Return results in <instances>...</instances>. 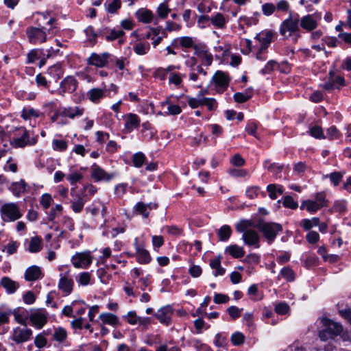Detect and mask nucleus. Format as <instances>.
Listing matches in <instances>:
<instances>
[{
	"label": "nucleus",
	"mask_w": 351,
	"mask_h": 351,
	"mask_svg": "<svg viewBox=\"0 0 351 351\" xmlns=\"http://www.w3.org/2000/svg\"><path fill=\"white\" fill-rule=\"evenodd\" d=\"M274 32L265 29L258 33L253 40L244 39L242 45L246 47L243 51V53L252 52L256 60L265 61L267 59V49L274 38Z\"/></svg>",
	"instance_id": "nucleus-1"
},
{
	"label": "nucleus",
	"mask_w": 351,
	"mask_h": 351,
	"mask_svg": "<svg viewBox=\"0 0 351 351\" xmlns=\"http://www.w3.org/2000/svg\"><path fill=\"white\" fill-rule=\"evenodd\" d=\"M54 21L53 18L47 21V24L51 26L49 28L45 27H29L27 28L26 34L29 42L34 45L42 44L46 42L48 35L53 36L56 33V27L53 26Z\"/></svg>",
	"instance_id": "nucleus-2"
},
{
	"label": "nucleus",
	"mask_w": 351,
	"mask_h": 351,
	"mask_svg": "<svg viewBox=\"0 0 351 351\" xmlns=\"http://www.w3.org/2000/svg\"><path fill=\"white\" fill-rule=\"evenodd\" d=\"M252 224L250 220L242 219L236 224L235 228L238 232L243 233L242 239L245 245L258 248L260 237L255 230L250 228Z\"/></svg>",
	"instance_id": "nucleus-3"
},
{
	"label": "nucleus",
	"mask_w": 351,
	"mask_h": 351,
	"mask_svg": "<svg viewBox=\"0 0 351 351\" xmlns=\"http://www.w3.org/2000/svg\"><path fill=\"white\" fill-rule=\"evenodd\" d=\"M299 21L298 15L293 17L290 13L289 16L280 24L279 29L280 34L285 38H289L293 34L298 37L300 36Z\"/></svg>",
	"instance_id": "nucleus-4"
},
{
	"label": "nucleus",
	"mask_w": 351,
	"mask_h": 351,
	"mask_svg": "<svg viewBox=\"0 0 351 351\" xmlns=\"http://www.w3.org/2000/svg\"><path fill=\"white\" fill-rule=\"evenodd\" d=\"M32 335V330L25 325L14 327L9 339L16 344H22L31 340Z\"/></svg>",
	"instance_id": "nucleus-5"
},
{
	"label": "nucleus",
	"mask_w": 351,
	"mask_h": 351,
	"mask_svg": "<svg viewBox=\"0 0 351 351\" xmlns=\"http://www.w3.org/2000/svg\"><path fill=\"white\" fill-rule=\"evenodd\" d=\"M1 219L5 222L14 221L22 217V214L16 203L3 204L0 209Z\"/></svg>",
	"instance_id": "nucleus-6"
},
{
	"label": "nucleus",
	"mask_w": 351,
	"mask_h": 351,
	"mask_svg": "<svg viewBox=\"0 0 351 351\" xmlns=\"http://www.w3.org/2000/svg\"><path fill=\"white\" fill-rule=\"evenodd\" d=\"M72 265L77 269H87L93 263V257L90 251L75 252L71 258Z\"/></svg>",
	"instance_id": "nucleus-7"
},
{
	"label": "nucleus",
	"mask_w": 351,
	"mask_h": 351,
	"mask_svg": "<svg viewBox=\"0 0 351 351\" xmlns=\"http://www.w3.org/2000/svg\"><path fill=\"white\" fill-rule=\"evenodd\" d=\"M35 141L30 142L28 132L24 128L16 129L14 136L10 139V144L14 148L25 147L27 144L33 145Z\"/></svg>",
	"instance_id": "nucleus-8"
},
{
	"label": "nucleus",
	"mask_w": 351,
	"mask_h": 351,
	"mask_svg": "<svg viewBox=\"0 0 351 351\" xmlns=\"http://www.w3.org/2000/svg\"><path fill=\"white\" fill-rule=\"evenodd\" d=\"M210 84H213L218 93H222L228 86L229 77L226 73L217 71L213 76Z\"/></svg>",
	"instance_id": "nucleus-9"
},
{
	"label": "nucleus",
	"mask_w": 351,
	"mask_h": 351,
	"mask_svg": "<svg viewBox=\"0 0 351 351\" xmlns=\"http://www.w3.org/2000/svg\"><path fill=\"white\" fill-rule=\"evenodd\" d=\"M260 230L263 232L265 238L272 241L277 234L282 230V226L277 223H263L259 226Z\"/></svg>",
	"instance_id": "nucleus-10"
},
{
	"label": "nucleus",
	"mask_w": 351,
	"mask_h": 351,
	"mask_svg": "<svg viewBox=\"0 0 351 351\" xmlns=\"http://www.w3.org/2000/svg\"><path fill=\"white\" fill-rule=\"evenodd\" d=\"M48 313L45 309H37L29 315V321L33 326L41 329L47 322Z\"/></svg>",
	"instance_id": "nucleus-11"
},
{
	"label": "nucleus",
	"mask_w": 351,
	"mask_h": 351,
	"mask_svg": "<svg viewBox=\"0 0 351 351\" xmlns=\"http://www.w3.org/2000/svg\"><path fill=\"white\" fill-rule=\"evenodd\" d=\"M345 86L344 78L337 75L334 70H330L328 73V80L323 86V88L328 91H332L337 88L340 89Z\"/></svg>",
	"instance_id": "nucleus-12"
},
{
	"label": "nucleus",
	"mask_w": 351,
	"mask_h": 351,
	"mask_svg": "<svg viewBox=\"0 0 351 351\" xmlns=\"http://www.w3.org/2000/svg\"><path fill=\"white\" fill-rule=\"evenodd\" d=\"M111 57V55L108 52H104L101 54L95 53H91L87 60V62L90 65L95 66L97 67H104L108 63V60Z\"/></svg>",
	"instance_id": "nucleus-13"
},
{
	"label": "nucleus",
	"mask_w": 351,
	"mask_h": 351,
	"mask_svg": "<svg viewBox=\"0 0 351 351\" xmlns=\"http://www.w3.org/2000/svg\"><path fill=\"white\" fill-rule=\"evenodd\" d=\"M158 205L155 203L145 204L143 202H139L134 206L133 212L135 215H142L143 218H148L149 211L152 209H156Z\"/></svg>",
	"instance_id": "nucleus-14"
},
{
	"label": "nucleus",
	"mask_w": 351,
	"mask_h": 351,
	"mask_svg": "<svg viewBox=\"0 0 351 351\" xmlns=\"http://www.w3.org/2000/svg\"><path fill=\"white\" fill-rule=\"evenodd\" d=\"M134 246L137 261L141 264L149 263L152 259L149 253L144 248L142 243L138 242V239L134 240Z\"/></svg>",
	"instance_id": "nucleus-15"
},
{
	"label": "nucleus",
	"mask_w": 351,
	"mask_h": 351,
	"mask_svg": "<svg viewBox=\"0 0 351 351\" xmlns=\"http://www.w3.org/2000/svg\"><path fill=\"white\" fill-rule=\"evenodd\" d=\"M321 322L322 323L324 328L330 333L333 337L337 336L342 331V326L337 322L331 321L328 318H322Z\"/></svg>",
	"instance_id": "nucleus-16"
},
{
	"label": "nucleus",
	"mask_w": 351,
	"mask_h": 351,
	"mask_svg": "<svg viewBox=\"0 0 351 351\" xmlns=\"http://www.w3.org/2000/svg\"><path fill=\"white\" fill-rule=\"evenodd\" d=\"M77 86L76 80L72 76H68L60 84V93L63 95L65 93H73L75 90Z\"/></svg>",
	"instance_id": "nucleus-17"
},
{
	"label": "nucleus",
	"mask_w": 351,
	"mask_h": 351,
	"mask_svg": "<svg viewBox=\"0 0 351 351\" xmlns=\"http://www.w3.org/2000/svg\"><path fill=\"white\" fill-rule=\"evenodd\" d=\"M91 177L96 181H100L103 180H110L114 176L112 174H108L98 165L94 164L91 167Z\"/></svg>",
	"instance_id": "nucleus-18"
},
{
	"label": "nucleus",
	"mask_w": 351,
	"mask_h": 351,
	"mask_svg": "<svg viewBox=\"0 0 351 351\" xmlns=\"http://www.w3.org/2000/svg\"><path fill=\"white\" fill-rule=\"evenodd\" d=\"M107 90L106 88H93L87 92V97L94 103L98 104L106 97Z\"/></svg>",
	"instance_id": "nucleus-19"
},
{
	"label": "nucleus",
	"mask_w": 351,
	"mask_h": 351,
	"mask_svg": "<svg viewBox=\"0 0 351 351\" xmlns=\"http://www.w3.org/2000/svg\"><path fill=\"white\" fill-rule=\"evenodd\" d=\"M172 315V308L170 306H166L160 308L155 313V317L161 322L169 325Z\"/></svg>",
	"instance_id": "nucleus-20"
},
{
	"label": "nucleus",
	"mask_w": 351,
	"mask_h": 351,
	"mask_svg": "<svg viewBox=\"0 0 351 351\" xmlns=\"http://www.w3.org/2000/svg\"><path fill=\"white\" fill-rule=\"evenodd\" d=\"M317 20L318 18L315 17V15L307 14L300 20V26L307 31H311L317 27Z\"/></svg>",
	"instance_id": "nucleus-21"
},
{
	"label": "nucleus",
	"mask_w": 351,
	"mask_h": 351,
	"mask_svg": "<svg viewBox=\"0 0 351 351\" xmlns=\"http://www.w3.org/2000/svg\"><path fill=\"white\" fill-rule=\"evenodd\" d=\"M125 128L128 132H130L133 130L138 128L140 125L141 120L136 114H128L125 118Z\"/></svg>",
	"instance_id": "nucleus-22"
},
{
	"label": "nucleus",
	"mask_w": 351,
	"mask_h": 351,
	"mask_svg": "<svg viewBox=\"0 0 351 351\" xmlns=\"http://www.w3.org/2000/svg\"><path fill=\"white\" fill-rule=\"evenodd\" d=\"M228 21V16H226L221 12H217L214 15L210 16V23L217 29H225L226 27Z\"/></svg>",
	"instance_id": "nucleus-23"
},
{
	"label": "nucleus",
	"mask_w": 351,
	"mask_h": 351,
	"mask_svg": "<svg viewBox=\"0 0 351 351\" xmlns=\"http://www.w3.org/2000/svg\"><path fill=\"white\" fill-rule=\"evenodd\" d=\"M43 273L39 267L32 265L29 267L25 272V279L27 281H35L43 278Z\"/></svg>",
	"instance_id": "nucleus-24"
},
{
	"label": "nucleus",
	"mask_w": 351,
	"mask_h": 351,
	"mask_svg": "<svg viewBox=\"0 0 351 351\" xmlns=\"http://www.w3.org/2000/svg\"><path fill=\"white\" fill-rule=\"evenodd\" d=\"M194 54L201 60L203 64L210 66L213 62V56L204 48L195 47Z\"/></svg>",
	"instance_id": "nucleus-25"
},
{
	"label": "nucleus",
	"mask_w": 351,
	"mask_h": 351,
	"mask_svg": "<svg viewBox=\"0 0 351 351\" xmlns=\"http://www.w3.org/2000/svg\"><path fill=\"white\" fill-rule=\"evenodd\" d=\"M99 319L101 321V325L108 324L112 327H117L119 325V317L110 313H101Z\"/></svg>",
	"instance_id": "nucleus-26"
},
{
	"label": "nucleus",
	"mask_w": 351,
	"mask_h": 351,
	"mask_svg": "<svg viewBox=\"0 0 351 351\" xmlns=\"http://www.w3.org/2000/svg\"><path fill=\"white\" fill-rule=\"evenodd\" d=\"M73 285L74 282L71 278H69L66 276H61L58 287L65 295H69L73 291Z\"/></svg>",
	"instance_id": "nucleus-27"
},
{
	"label": "nucleus",
	"mask_w": 351,
	"mask_h": 351,
	"mask_svg": "<svg viewBox=\"0 0 351 351\" xmlns=\"http://www.w3.org/2000/svg\"><path fill=\"white\" fill-rule=\"evenodd\" d=\"M171 45L175 47L180 45L183 48H193L194 49L195 47H197L195 45V39L190 36H182L176 38L173 40Z\"/></svg>",
	"instance_id": "nucleus-28"
},
{
	"label": "nucleus",
	"mask_w": 351,
	"mask_h": 351,
	"mask_svg": "<svg viewBox=\"0 0 351 351\" xmlns=\"http://www.w3.org/2000/svg\"><path fill=\"white\" fill-rule=\"evenodd\" d=\"M27 184L24 180L12 182L8 189L16 197L27 191Z\"/></svg>",
	"instance_id": "nucleus-29"
},
{
	"label": "nucleus",
	"mask_w": 351,
	"mask_h": 351,
	"mask_svg": "<svg viewBox=\"0 0 351 351\" xmlns=\"http://www.w3.org/2000/svg\"><path fill=\"white\" fill-rule=\"evenodd\" d=\"M84 112V109L83 108L79 106H68L62 108L61 114L70 119H74L76 117L82 116Z\"/></svg>",
	"instance_id": "nucleus-30"
},
{
	"label": "nucleus",
	"mask_w": 351,
	"mask_h": 351,
	"mask_svg": "<svg viewBox=\"0 0 351 351\" xmlns=\"http://www.w3.org/2000/svg\"><path fill=\"white\" fill-rule=\"evenodd\" d=\"M135 16L138 21L143 23H149L154 19L153 12L146 8L138 10L135 13Z\"/></svg>",
	"instance_id": "nucleus-31"
},
{
	"label": "nucleus",
	"mask_w": 351,
	"mask_h": 351,
	"mask_svg": "<svg viewBox=\"0 0 351 351\" xmlns=\"http://www.w3.org/2000/svg\"><path fill=\"white\" fill-rule=\"evenodd\" d=\"M225 253L228 254L234 258H239L244 256L245 251L242 247L233 244L225 248Z\"/></svg>",
	"instance_id": "nucleus-32"
},
{
	"label": "nucleus",
	"mask_w": 351,
	"mask_h": 351,
	"mask_svg": "<svg viewBox=\"0 0 351 351\" xmlns=\"http://www.w3.org/2000/svg\"><path fill=\"white\" fill-rule=\"evenodd\" d=\"M209 265L213 269L215 270L213 275L215 277L218 276H223L226 272V269L221 267L220 256L211 259L210 261Z\"/></svg>",
	"instance_id": "nucleus-33"
},
{
	"label": "nucleus",
	"mask_w": 351,
	"mask_h": 351,
	"mask_svg": "<svg viewBox=\"0 0 351 351\" xmlns=\"http://www.w3.org/2000/svg\"><path fill=\"white\" fill-rule=\"evenodd\" d=\"M278 278V280L284 278L287 282H293L295 279V274L290 267H285L280 270Z\"/></svg>",
	"instance_id": "nucleus-34"
},
{
	"label": "nucleus",
	"mask_w": 351,
	"mask_h": 351,
	"mask_svg": "<svg viewBox=\"0 0 351 351\" xmlns=\"http://www.w3.org/2000/svg\"><path fill=\"white\" fill-rule=\"evenodd\" d=\"M300 209L301 210L306 209L308 212H309L310 213L313 214V213H316L317 210H319L321 208L315 202L314 200H313V199L312 200L311 199H306V200H303L301 202Z\"/></svg>",
	"instance_id": "nucleus-35"
},
{
	"label": "nucleus",
	"mask_w": 351,
	"mask_h": 351,
	"mask_svg": "<svg viewBox=\"0 0 351 351\" xmlns=\"http://www.w3.org/2000/svg\"><path fill=\"white\" fill-rule=\"evenodd\" d=\"M1 285L6 289L7 292L9 293H13L19 287L18 284L16 282L12 280L8 277H3L1 280Z\"/></svg>",
	"instance_id": "nucleus-36"
},
{
	"label": "nucleus",
	"mask_w": 351,
	"mask_h": 351,
	"mask_svg": "<svg viewBox=\"0 0 351 351\" xmlns=\"http://www.w3.org/2000/svg\"><path fill=\"white\" fill-rule=\"evenodd\" d=\"M186 101L189 104V106L193 108H197L199 106H204L206 97H201L197 95V97H192L190 96L186 97Z\"/></svg>",
	"instance_id": "nucleus-37"
},
{
	"label": "nucleus",
	"mask_w": 351,
	"mask_h": 351,
	"mask_svg": "<svg viewBox=\"0 0 351 351\" xmlns=\"http://www.w3.org/2000/svg\"><path fill=\"white\" fill-rule=\"evenodd\" d=\"M149 48L150 45L148 42H138L136 43L133 46L134 51L139 56H143L147 54L149 50Z\"/></svg>",
	"instance_id": "nucleus-38"
},
{
	"label": "nucleus",
	"mask_w": 351,
	"mask_h": 351,
	"mask_svg": "<svg viewBox=\"0 0 351 351\" xmlns=\"http://www.w3.org/2000/svg\"><path fill=\"white\" fill-rule=\"evenodd\" d=\"M78 304H84V301L83 300H74L71 302V305L65 306L62 310V314L69 317H75L73 312V309L77 306Z\"/></svg>",
	"instance_id": "nucleus-39"
},
{
	"label": "nucleus",
	"mask_w": 351,
	"mask_h": 351,
	"mask_svg": "<svg viewBox=\"0 0 351 351\" xmlns=\"http://www.w3.org/2000/svg\"><path fill=\"white\" fill-rule=\"evenodd\" d=\"M184 77H185V74L171 73L169 77V83L174 85L176 88H180L182 86Z\"/></svg>",
	"instance_id": "nucleus-40"
},
{
	"label": "nucleus",
	"mask_w": 351,
	"mask_h": 351,
	"mask_svg": "<svg viewBox=\"0 0 351 351\" xmlns=\"http://www.w3.org/2000/svg\"><path fill=\"white\" fill-rule=\"evenodd\" d=\"M67 338V332L62 327L55 328L53 333V339L59 342L64 343Z\"/></svg>",
	"instance_id": "nucleus-41"
},
{
	"label": "nucleus",
	"mask_w": 351,
	"mask_h": 351,
	"mask_svg": "<svg viewBox=\"0 0 351 351\" xmlns=\"http://www.w3.org/2000/svg\"><path fill=\"white\" fill-rule=\"evenodd\" d=\"M162 106H167V112L169 115H177L181 113L182 110L180 106L171 104L169 99L161 103Z\"/></svg>",
	"instance_id": "nucleus-42"
},
{
	"label": "nucleus",
	"mask_w": 351,
	"mask_h": 351,
	"mask_svg": "<svg viewBox=\"0 0 351 351\" xmlns=\"http://www.w3.org/2000/svg\"><path fill=\"white\" fill-rule=\"evenodd\" d=\"M217 234L220 241H227L232 234L231 228L228 225H223L218 230Z\"/></svg>",
	"instance_id": "nucleus-43"
},
{
	"label": "nucleus",
	"mask_w": 351,
	"mask_h": 351,
	"mask_svg": "<svg viewBox=\"0 0 351 351\" xmlns=\"http://www.w3.org/2000/svg\"><path fill=\"white\" fill-rule=\"evenodd\" d=\"M125 34V32L123 30L120 29H111L110 33L106 36V39L108 41H112L117 38H120L119 40V44H122L125 42L121 37Z\"/></svg>",
	"instance_id": "nucleus-44"
},
{
	"label": "nucleus",
	"mask_w": 351,
	"mask_h": 351,
	"mask_svg": "<svg viewBox=\"0 0 351 351\" xmlns=\"http://www.w3.org/2000/svg\"><path fill=\"white\" fill-rule=\"evenodd\" d=\"M40 114V112L33 108H25L21 112V117L25 120L37 118Z\"/></svg>",
	"instance_id": "nucleus-45"
},
{
	"label": "nucleus",
	"mask_w": 351,
	"mask_h": 351,
	"mask_svg": "<svg viewBox=\"0 0 351 351\" xmlns=\"http://www.w3.org/2000/svg\"><path fill=\"white\" fill-rule=\"evenodd\" d=\"M52 149L57 152H64L68 147V142L63 139H53L51 143Z\"/></svg>",
	"instance_id": "nucleus-46"
},
{
	"label": "nucleus",
	"mask_w": 351,
	"mask_h": 351,
	"mask_svg": "<svg viewBox=\"0 0 351 351\" xmlns=\"http://www.w3.org/2000/svg\"><path fill=\"white\" fill-rule=\"evenodd\" d=\"M91 275L89 272L84 271L80 273L76 277V282L82 286H87L90 284Z\"/></svg>",
	"instance_id": "nucleus-47"
},
{
	"label": "nucleus",
	"mask_w": 351,
	"mask_h": 351,
	"mask_svg": "<svg viewBox=\"0 0 351 351\" xmlns=\"http://www.w3.org/2000/svg\"><path fill=\"white\" fill-rule=\"evenodd\" d=\"M319 219L317 217H313L311 219H304L301 221L300 225L304 230H310L313 226L319 225Z\"/></svg>",
	"instance_id": "nucleus-48"
},
{
	"label": "nucleus",
	"mask_w": 351,
	"mask_h": 351,
	"mask_svg": "<svg viewBox=\"0 0 351 351\" xmlns=\"http://www.w3.org/2000/svg\"><path fill=\"white\" fill-rule=\"evenodd\" d=\"M28 249L29 251L32 253L39 252L41 249V239L38 237L32 238L29 244Z\"/></svg>",
	"instance_id": "nucleus-49"
},
{
	"label": "nucleus",
	"mask_w": 351,
	"mask_h": 351,
	"mask_svg": "<svg viewBox=\"0 0 351 351\" xmlns=\"http://www.w3.org/2000/svg\"><path fill=\"white\" fill-rule=\"evenodd\" d=\"M86 203V200L82 197L78 196L77 199L71 203V208L75 213H80Z\"/></svg>",
	"instance_id": "nucleus-50"
},
{
	"label": "nucleus",
	"mask_w": 351,
	"mask_h": 351,
	"mask_svg": "<svg viewBox=\"0 0 351 351\" xmlns=\"http://www.w3.org/2000/svg\"><path fill=\"white\" fill-rule=\"evenodd\" d=\"M313 200L320 208L328 206V201L326 199V195L323 192L317 193Z\"/></svg>",
	"instance_id": "nucleus-51"
},
{
	"label": "nucleus",
	"mask_w": 351,
	"mask_h": 351,
	"mask_svg": "<svg viewBox=\"0 0 351 351\" xmlns=\"http://www.w3.org/2000/svg\"><path fill=\"white\" fill-rule=\"evenodd\" d=\"M278 66V62L276 60H271L267 62L265 66L261 70V73L263 75H266L271 73L274 71Z\"/></svg>",
	"instance_id": "nucleus-52"
},
{
	"label": "nucleus",
	"mask_w": 351,
	"mask_h": 351,
	"mask_svg": "<svg viewBox=\"0 0 351 351\" xmlns=\"http://www.w3.org/2000/svg\"><path fill=\"white\" fill-rule=\"evenodd\" d=\"M83 178V175L78 171H71L70 173L67 176V180L71 184H75Z\"/></svg>",
	"instance_id": "nucleus-53"
},
{
	"label": "nucleus",
	"mask_w": 351,
	"mask_h": 351,
	"mask_svg": "<svg viewBox=\"0 0 351 351\" xmlns=\"http://www.w3.org/2000/svg\"><path fill=\"white\" fill-rule=\"evenodd\" d=\"M170 12L171 9L166 3H160L157 8V14L161 19H165Z\"/></svg>",
	"instance_id": "nucleus-54"
},
{
	"label": "nucleus",
	"mask_w": 351,
	"mask_h": 351,
	"mask_svg": "<svg viewBox=\"0 0 351 351\" xmlns=\"http://www.w3.org/2000/svg\"><path fill=\"white\" fill-rule=\"evenodd\" d=\"M146 157L142 152H138L135 154L132 157V162L136 167H141L145 162Z\"/></svg>",
	"instance_id": "nucleus-55"
},
{
	"label": "nucleus",
	"mask_w": 351,
	"mask_h": 351,
	"mask_svg": "<svg viewBox=\"0 0 351 351\" xmlns=\"http://www.w3.org/2000/svg\"><path fill=\"white\" fill-rule=\"evenodd\" d=\"M267 192L269 193V195L271 199H276L277 198V193L282 194V186H279L277 188L275 184H269L267 187Z\"/></svg>",
	"instance_id": "nucleus-56"
},
{
	"label": "nucleus",
	"mask_w": 351,
	"mask_h": 351,
	"mask_svg": "<svg viewBox=\"0 0 351 351\" xmlns=\"http://www.w3.org/2000/svg\"><path fill=\"white\" fill-rule=\"evenodd\" d=\"M195 5L200 13H208L210 12L211 8L209 5H207L205 0H195Z\"/></svg>",
	"instance_id": "nucleus-57"
},
{
	"label": "nucleus",
	"mask_w": 351,
	"mask_h": 351,
	"mask_svg": "<svg viewBox=\"0 0 351 351\" xmlns=\"http://www.w3.org/2000/svg\"><path fill=\"white\" fill-rule=\"evenodd\" d=\"M346 202L345 200H338L335 202L332 210L339 213H343L346 210Z\"/></svg>",
	"instance_id": "nucleus-58"
},
{
	"label": "nucleus",
	"mask_w": 351,
	"mask_h": 351,
	"mask_svg": "<svg viewBox=\"0 0 351 351\" xmlns=\"http://www.w3.org/2000/svg\"><path fill=\"white\" fill-rule=\"evenodd\" d=\"M245 339V336L240 332H235L231 336V341L234 346L241 345Z\"/></svg>",
	"instance_id": "nucleus-59"
},
{
	"label": "nucleus",
	"mask_w": 351,
	"mask_h": 351,
	"mask_svg": "<svg viewBox=\"0 0 351 351\" xmlns=\"http://www.w3.org/2000/svg\"><path fill=\"white\" fill-rule=\"evenodd\" d=\"M276 5L271 3H266L262 5V12L264 15L269 16L274 13Z\"/></svg>",
	"instance_id": "nucleus-60"
},
{
	"label": "nucleus",
	"mask_w": 351,
	"mask_h": 351,
	"mask_svg": "<svg viewBox=\"0 0 351 351\" xmlns=\"http://www.w3.org/2000/svg\"><path fill=\"white\" fill-rule=\"evenodd\" d=\"M326 177L329 178L330 182L335 186H337L342 180L343 173L341 172H333L330 175L326 176Z\"/></svg>",
	"instance_id": "nucleus-61"
},
{
	"label": "nucleus",
	"mask_w": 351,
	"mask_h": 351,
	"mask_svg": "<svg viewBox=\"0 0 351 351\" xmlns=\"http://www.w3.org/2000/svg\"><path fill=\"white\" fill-rule=\"evenodd\" d=\"M283 205L291 209H295L298 206V204L293 198L291 196H286L283 199Z\"/></svg>",
	"instance_id": "nucleus-62"
},
{
	"label": "nucleus",
	"mask_w": 351,
	"mask_h": 351,
	"mask_svg": "<svg viewBox=\"0 0 351 351\" xmlns=\"http://www.w3.org/2000/svg\"><path fill=\"white\" fill-rule=\"evenodd\" d=\"M250 99V93H236L234 95V99L237 103H243Z\"/></svg>",
	"instance_id": "nucleus-63"
},
{
	"label": "nucleus",
	"mask_w": 351,
	"mask_h": 351,
	"mask_svg": "<svg viewBox=\"0 0 351 351\" xmlns=\"http://www.w3.org/2000/svg\"><path fill=\"white\" fill-rule=\"evenodd\" d=\"M62 206L61 204H56L55 207L52 208L49 214V220L52 221L62 210Z\"/></svg>",
	"instance_id": "nucleus-64"
}]
</instances>
